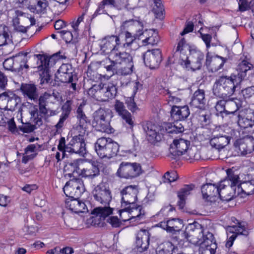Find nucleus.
I'll return each mask as SVG.
<instances>
[{"label": "nucleus", "mask_w": 254, "mask_h": 254, "mask_svg": "<svg viewBox=\"0 0 254 254\" xmlns=\"http://www.w3.org/2000/svg\"><path fill=\"white\" fill-rule=\"evenodd\" d=\"M115 110L118 115L122 118L124 124L127 125L128 127L132 128L134 123L131 114L126 109L122 102L116 100L114 105Z\"/></svg>", "instance_id": "obj_22"}, {"label": "nucleus", "mask_w": 254, "mask_h": 254, "mask_svg": "<svg viewBox=\"0 0 254 254\" xmlns=\"http://www.w3.org/2000/svg\"><path fill=\"white\" fill-rule=\"evenodd\" d=\"M3 66L6 70L14 71V67H15V56L5 60L3 62Z\"/></svg>", "instance_id": "obj_54"}, {"label": "nucleus", "mask_w": 254, "mask_h": 254, "mask_svg": "<svg viewBox=\"0 0 254 254\" xmlns=\"http://www.w3.org/2000/svg\"><path fill=\"white\" fill-rule=\"evenodd\" d=\"M239 148L241 154L246 155L254 151V137L251 135H247L241 139Z\"/></svg>", "instance_id": "obj_32"}, {"label": "nucleus", "mask_w": 254, "mask_h": 254, "mask_svg": "<svg viewBox=\"0 0 254 254\" xmlns=\"http://www.w3.org/2000/svg\"><path fill=\"white\" fill-rule=\"evenodd\" d=\"M164 248L158 251L159 254H171V252L174 249V246L170 242H167L164 245Z\"/></svg>", "instance_id": "obj_64"}, {"label": "nucleus", "mask_w": 254, "mask_h": 254, "mask_svg": "<svg viewBox=\"0 0 254 254\" xmlns=\"http://www.w3.org/2000/svg\"><path fill=\"white\" fill-rule=\"evenodd\" d=\"M176 235H177L176 238L178 241H189L190 236H189L188 230L183 231L181 230V229H179L178 231L177 232V234Z\"/></svg>", "instance_id": "obj_61"}, {"label": "nucleus", "mask_w": 254, "mask_h": 254, "mask_svg": "<svg viewBox=\"0 0 254 254\" xmlns=\"http://www.w3.org/2000/svg\"><path fill=\"white\" fill-rule=\"evenodd\" d=\"M113 209L109 206L98 207L94 209L93 214L105 219L112 214Z\"/></svg>", "instance_id": "obj_46"}, {"label": "nucleus", "mask_w": 254, "mask_h": 254, "mask_svg": "<svg viewBox=\"0 0 254 254\" xmlns=\"http://www.w3.org/2000/svg\"><path fill=\"white\" fill-rule=\"evenodd\" d=\"M238 192H242L247 195L254 193V183L251 179L237 185Z\"/></svg>", "instance_id": "obj_43"}, {"label": "nucleus", "mask_w": 254, "mask_h": 254, "mask_svg": "<svg viewBox=\"0 0 254 254\" xmlns=\"http://www.w3.org/2000/svg\"><path fill=\"white\" fill-rule=\"evenodd\" d=\"M85 190L82 180L76 178L70 179L63 188L64 193L68 198L79 197Z\"/></svg>", "instance_id": "obj_9"}, {"label": "nucleus", "mask_w": 254, "mask_h": 254, "mask_svg": "<svg viewBox=\"0 0 254 254\" xmlns=\"http://www.w3.org/2000/svg\"><path fill=\"white\" fill-rule=\"evenodd\" d=\"M143 172L139 163L122 162L117 171V174L121 178L131 179L137 177Z\"/></svg>", "instance_id": "obj_8"}, {"label": "nucleus", "mask_w": 254, "mask_h": 254, "mask_svg": "<svg viewBox=\"0 0 254 254\" xmlns=\"http://www.w3.org/2000/svg\"><path fill=\"white\" fill-rule=\"evenodd\" d=\"M105 84L106 87V88L108 100L109 99L114 98L116 96L117 93V87L112 83H108Z\"/></svg>", "instance_id": "obj_53"}, {"label": "nucleus", "mask_w": 254, "mask_h": 254, "mask_svg": "<svg viewBox=\"0 0 254 254\" xmlns=\"http://www.w3.org/2000/svg\"><path fill=\"white\" fill-rule=\"evenodd\" d=\"M123 27L128 28L129 32L136 37H139L145 32H143V24L140 21L133 20L126 21L123 23Z\"/></svg>", "instance_id": "obj_31"}, {"label": "nucleus", "mask_w": 254, "mask_h": 254, "mask_svg": "<svg viewBox=\"0 0 254 254\" xmlns=\"http://www.w3.org/2000/svg\"><path fill=\"white\" fill-rule=\"evenodd\" d=\"M125 43H123L124 47H130V48H132V45L136 44L135 39L137 38V37L134 36L131 32L127 31L125 33ZM138 38L139 37H138Z\"/></svg>", "instance_id": "obj_51"}, {"label": "nucleus", "mask_w": 254, "mask_h": 254, "mask_svg": "<svg viewBox=\"0 0 254 254\" xmlns=\"http://www.w3.org/2000/svg\"><path fill=\"white\" fill-rule=\"evenodd\" d=\"M158 226L165 230L167 232L176 234L179 229L183 226V222L181 219L173 218L160 222Z\"/></svg>", "instance_id": "obj_24"}, {"label": "nucleus", "mask_w": 254, "mask_h": 254, "mask_svg": "<svg viewBox=\"0 0 254 254\" xmlns=\"http://www.w3.org/2000/svg\"><path fill=\"white\" fill-rule=\"evenodd\" d=\"M32 158V145L30 144L25 149V152L22 158V162L26 164Z\"/></svg>", "instance_id": "obj_62"}, {"label": "nucleus", "mask_w": 254, "mask_h": 254, "mask_svg": "<svg viewBox=\"0 0 254 254\" xmlns=\"http://www.w3.org/2000/svg\"><path fill=\"white\" fill-rule=\"evenodd\" d=\"M204 57V54L201 51H194L190 53V60H188V58L186 61L188 64H185L183 61H180V63L186 68L195 71L201 68Z\"/></svg>", "instance_id": "obj_14"}, {"label": "nucleus", "mask_w": 254, "mask_h": 254, "mask_svg": "<svg viewBox=\"0 0 254 254\" xmlns=\"http://www.w3.org/2000/svg\"><path fill=\"white\" fill-rule=\"evenodd\" d=\"M111 0H103L99 3L98 7L93 15L96 16L98 14L106 13V10L104 9L105 6L110 5V2H111Z\"/></svg>", "instance_id": "obj_60"}, {"label": "nucleus", "mask_w": 254, "mask_h": 254, "mask_svg": "<svg viewBox=\"0 0 254 254\" xmlns=\"http://www.w3.org/2000/svg\"><path fill=\"white\" fill-rule=\"evenodd\" d=\"M31 58V55L30 53H21L15 56V67H14V71H27V70L29 69L28 63Z\"/></svg>", "instance_id": "obj_27"}, {"label": "nucleus", "mask_w": 254, "mask_h": 254, "mask_svg": "<svg viewBox=\"0 0 254 254\" xmlns=\"http://www.w3.org/2000/svg\"><path fill=\"white\" fill-rule=\"evenodd\" d=\"M226 105V114L227 115L234 114L239 108L237 103L233 100H227Z\"/></svg>", "instance_id": "obj_52"}, {"label": "nucleus", "mask_w": 254, "mask_h": 254, "mask_svg": "<svg viewBox=\"0 0 254 254\" xmlns=\"http://www.w3.org/2000/svg\"><path fill=\"white\" fill-rule=\"evenodd\" d=\"M253 68L247 61L243 60L237 66V74L231 76L222 75L217 78L213 86V93L219 98H227L232 96L247 75V72Z\"/></svg>", "instance_id": "obj_1"}, {"label": "nucleus", "mask_w": 254, "mask_h": 254, "mask_svg": "<svg viewBox=\"0 0 254 254\" xmlns=\"http://www.w3.org/2000/svg\"><path fill=\"white\" fill-rule=\"evenodd\" d=\"M243 97L246 98H250L254 95V86L248 87L241 91Z\"/></svg>", "instance_id": "obj_63"}, {"label": "nucleus", "mask_w": 254, "mask_h": 254, "mask_svg": "<svg viewBox=\"0 0 254 254\" xmlns=\"http://www.w3.org/2000/svg\"><path fill=\"white\" fill-rule=\"evenodd\" d=\"M231 96L229 97L224 98V100H221L219 101H218L215 105V109L216 111L222 114L223 113H226V104H227V99L229 98ZM223 99V98H222Z\"/></svg>", "instance_id": "obj_59"}, {"label": "nucleus", "mask_w": 254, "mask_h": 254, "mask_svg": "<svg viewBox=\"0 0 254 254\" xmlns=\"http://www.w3.org/2000/svg\"><path fill=\"white\" fill-rule=\"evenodd\" d=\"M84 161L82 159H76L67 163L64 166V169L65 171L70 172L67 173L66 175L70 178L73 176L75 174L79 176Z\"/></svg>", "instance_id": "obj_34"}, {"label": "nucleus", "mask_w": 254, "mask_h": 254, "mask_svg": "<svg viewBox=\"0 0 254 254\" xmlns=\"http://www.w3.org/2000/svg\"><path fill=\"white\" fill-rule=\"evenodd\" d=\"M227 61V58L219 56L211 57L207 54L206 57L205 64L207 68L210 69L212 72H216L223 67L224 64Z\"/></svg>", "instance_id": "obj_26"}, {"label": "nucleus", "mask_w": 254, "mask_h": 254, "mask_svg": "<svg viewBox=\"0 0 254 254\" xmlns=\"http://www.w3.org/2000/svg\"><path fill=\"white\" fill-rule=\"evenodd\" d=\"M121 44L119 36H107L101 40L100 49L105 54L110 55L113 51H116Z\"/></svg>", "instance_id": "obj_16"}, {"label": "nucleus", "mask_w": 254, "mask_h": 254, "mask_svg": "<svg viewBox=\"0 0 254 254\" xmlns=\"http://www.w3.org/2000/svg\"><path fill=\"white\" fill-rule=\"evenodd\" d=\"M92 194L96 201L105 205H109L112 198L111 190L105 183H100L96 186Z\"/></svg>", "instance_id": "obj_10"}, {"label": "nucleus", "mask_w": 254, "mask_h": 254, "mask_svg": "<svg viewBox=\"0 0 254 254\" xmlns=\"http://www.w3.org/2000/svg\"><path fill=\"white\" fill-rule=\"evenodd\" d=\"M20 90L25 99L32 100V84L22 83Z\"/></svg>", "instance_id": "obj_49"}, {"label": "nucleus", "mask_w": 254, "mask_h": 254, "mask_svg": "<svg viewBox=\"0 0 254 254\" xmlns=\"http://www.w3.org/2000/svg\"><path fill=\"white\" fill-rule=\"evenodd\" d=\"M177 179V175L176 172H167L163 177L164 183H170L175 181Z\"/></svg>", "instance_id": "obj_58"}, {"label": "nucleus", "mask_w": 254, "mask_h": 254, "mask_svg": "<svg viewBox=\"0 0 254 254\" xmlns=\"http://www.w3.org/2000/svg\"><path fill=\"white\" fill-rule=\"evenodd\" d=\"M15 15L12 19V25L14 30L25 33L27 32V29L29 28V26H25L20 25V20H22L20 17H22L23 12L18 10L14 11Z\"/></svg>", "instance_id": "obj_42"}, {"label": "nucleus", "mask_w": 254, "mask_h": 254, "mask_svg": "<svg viewBox=\"0 0 254 254\" xmlns=\"http://www.w3.org/2000/svg\"><path fill=\"white\" fill-rule=\"evenodd\" d=\"M20 101V98L10 91L0 94V105L5 110H14Z\"/></svg>", "instance_id": "obj_15"}, {"label": "nucleus", "mask_w": 254, "mask_h": 254, "mask_svg": "<svg viewBox=\"0 0 254 254\" xmlns=\"http://www.w3.org/2000/svg\"><path fill=\"white\" fill-rule=\"evenodd\" d=\"M238 124L241 128H248L254 126V110L247 109L238 116Z\"/></svg>", "instance_id": "obj_20"}, {"label": "nucleus", "mask_w": 254, "mask_h": 254, "mask_svg": "<svg viewBox=\"0 0 254 254\" xmlns=\"http://www.w3.org/2000/svg\"><path fill=\"white\" fill-rule=\"evenodd\" d=\"M189 230V241L195 245H199L203 237L202 226L197 222L190 224L186 228Z\"/></svg>", "instance_id": "obj_18"}, {"label": "nucleus", "mask_w": 254, "mask_h": 254, "mask_svg": "<svg viewBox=\"0 0 254 254\" xmlns=\"http://www.w3.org/2000/svg\"><path fill=\"white\" fill-rule=\"evenodd\" d=\"M190 114V111L188 106H173L171 110V117L175 122L173 125L177 124L179 126V125L180 124L183 127V126L178 123V121H184L189 117Z\"/></svg>", "instance_id": "obj_21"}, {"label": "nucleus", "mask_w": 254, "mask_h": 254, "mask_svg": "<svg viewBox=\"0 0 254 254\" xmlns=\"http://www.w3.org/2000/svg\"><path fill=\"white\" fill-rule=\"evenodd\" d=\"M189 145L190 141L187 140L175 139L170 145V152L174 156H181L188 150Z\"/></svg>", "instance_id": "obj_25"}, {"label": "nucleus", "mask_w": 254, "mask_h": 254, "mask_svg": "<svg viewBox=\"0 0 254 254\" xmlns=\"http://www.w3.org/2000/svg\"><path fill=\"white\" fill-rule=\"evenodd\" d=\"M150 233L146 230H140L136 236V245L139 252L146 250L149 246Z\"/></svg>", "instance_id": "obj_29"}, {"label": "nucleus", "mask_w": 254, "mask_h": 254, "mask_svg": "<svg viewBox=\"0 0 254 254\" xmlns=\"http://www.w3.org/2000/svg\"><path fill=\"white\" fill-rule=\"evenodd\" d=\"M226 173V179L221 181L219 184V194L217 196L221 200L228 201L233 198L240 178L231 169H227Z\"/></svg>", "instance_id": "obj_4"}, {"label": "nucleus", "mask_w": 254, "mask_h": 254, "mask_svg": "<svg viewBox=\"0 0 254 254\" xmlns=\"http://www.w3.org/2000/svg\"><path fill=\"white\" fill-rule=\"evenodd\" d=\"M219 185L206 184L201 187V192L204 198L208 199L216 197L219 194Z\"/></svg>", "instance_id": "obj_38"}, {"label": "nucleus", "mask_w": 254, "mask_h": 254, "mask_svg": "<svg viewBox=\"0 0 254 254\" xmlns=\"http://www.w3.org/2000/svg\"><path fill=\"white\" fill-rule=\"evenodd\" d=\"M95 150L101 158L110 159L116 155L119 149V144L111 138H98L94 145Z\"/></svg>", "instance_id": "obj_6"}, {"label": "nucleus", "mask_w": 254, "mask_h": 254, "mask_svg": "<svg viewBox=\"0 0 254 254\" xmlns=\"http://www.w3.org/2000/svg\"><path fill=\"white\" fill-rule=\"evenodd\" d=\"M230 140V138L226 135H213L209 142L213 148L220 150L227 145Z\"/></svg>", "instance_id": "obj_37"}, {"label": "nucleus", "mask_w": 254, "mask_h": 254, "mask_svg": "<svg viewBox=\"0 0 254 254\" xmlns=\"http://www.w3.org/2000/svg\"><path fill=\"white\" fill-rule=\"evenodd\" d=\"M138 190L136 186H127L121 191L122 206L134 205L137 199Z\"/></svg>", "instance_id": "obj_17"}, {"label": "nucleus", "mask_w": 254, "mask_h": 254, "mask_svg": "<svg viewBox=\"0 0 254 254\" xmlns=\"http://www.w3.org/2000/svg\"><path fill=\"white\" fill-rule=\"evenodd\" d=\"M109 56L110 58L117 62L119 65L132 61V58L130 54L126 52H120L118 49L116 51H113Z\"/></svg>", "instance_id": "obj_35"}, {"label": "nucleus", "mask_w": 254, "mask_h": 254, "mask_svg": "<svg viewBox=\"0 0 254 254\" xmlns=\"http://www.w3.org/2000/svg\"><path fill=\"white\" fill-rule=\"evenodd\" d=\"M59 52L51 57L40 54L34 56V60L37 64V66L33 67L37 69L34 71V74L38 78L39 84L42 88L50 85L53 82L49 68L54 66L59 60L65 58L64 56H61Z\"/></svg>", "instance_id": "obj_2"}, {"label": "nucleus", "mask_w": 254, "mask_h": 254, "mask_svg": "<svg viewBox=\"0 0 254 254\" xmlns=\"http://www.w3.org/2000/svg\"><path fill=\"white\" fill-rule=\"evenodd\" d=\"M100 174V170L94 163L86 164L84 161L82 168L79 176L82 178L94 179Z\"/></svg>", "instance_id": "obj_28"}, {"label": "nucleus", "mask_w": 254, "mask_h": 254, "mask_svg": "<svg viewBox=\"0 0 254 254\" xmlns=\"http://www.w3.org/2000/svg\"><path fill=\"white\" fill-rule=\"evenodd\" d=\"M106 88L105 84L100 83L99 84L97 98H100V100L103 101H108Z\"/></svg>", "instance_id": "obj_57"}, {"label": "nucleus", "mask_w": 254, "mask_h": 254, "mask_svg": "<svg viewBox=\"0 0 254 254\" xmlns=\"http://www.w3.org/2000/svg\"><path fill=\"white\" fill-rule=\"evenodd\" d=\"M110 113L109 109L100 108L93 115L92 126L98 130L111 133L112 128L110 125Z\"/></svg>", "instance_id": "obj_7"}, {"label": "nucleus", "mask_w": 254, "mask_h": 254, "mask_svg": "<svg viewBox=\"0 0 254 254\" xmlns=\"http://www.w3.org/2000/svg\"><path fill=\"white\" fill-rule=\"evenodd\" d=\"M35 4L33 6V12L37 14L44 13L48 6L47 0H33Z\"/></svg>", "instance_id": "obj_47"}, {"label": "nucleus", "mask_w": 254, "mask_h": 254, "mask_svg": "<svg viewBox=\"0 0 254 254\" xmlns=\"http://www.w3.org/2000/svg\"><path fill=\"white\" fill-rule=\"evenodd\" d=\"M205 103V93L203 90L198 89L193 94L190 105L195 108L201 109Z\"/></svg>", "instance_id": "obj_39"}, {"label": "nucleus", "mask_w": 254, "mask_h": 254, "mask_svg": "<svg viewBox=\"0 0 254 254\" xmlns=\"http://www.w3.org/2000/svg\"><path fill=\"white\" fill-rule=\"evenodd\" d=\"M78 198L79 197L68 198L65 201L66 207L75 213L83 212L87 209L85 203Z\"/></svg>", "instance_id": "obj_33"}, {"label": "nucleus", "mask_w": 254, "mask_h": 254, "mask_svg": "<svg viewBox=\"0 0 254 254\" xmlns=\"http://www.w3.org/2000/svg\"><path fill=\"white\" fill-rule=\"evenodd\" d=\"M193 185H185L182 188L178 193L179 200L178 202V205L180 209L184 208L186 203V198L190 193V191L193 190Z\"/></svg>", "instance_id": "obj_40"}, {"label": "nucleus", "mask_w": 254, "mask_h": 254, "mask_svg": "<svg viewBox=\"0 0 254 254\" xmlns=\"http://www.w3.org/2000/svg\"><path fill=\"white\" fill-rule=\"evenodd\" d=\"M131 206L129 205L120 211V217L123 221H131L133 219H135L134 221L139 220L144 216V211H142L141 206Z\"/></svg>", "instance_id": "obj_13"}, {"label": "nucleus", "mask_w": 254, "mask_h": 254, "mask_svg": "<svg viewBox=\"0 0 254 254\" xmlns=\"http://www.w3.org/2000/svg\"><path fill=\"white\" fill-rule=\"evenodd\" d=\"M189 47L186 43L185 39L180 37L178 39L177 45L174 46L173 52L174 55L180 57V61L185 62V64H188L186 60L188 58V53L189 52Z\"/></svg>", "instance_id": "obj_23"}, {"label": "nucleus", "mask_w": 254, "mask_h": 254, "mask_svg": "<svg viewBox=\"0 0 254 254\" xmlns=\"http://www.w3.org/2000/svg\"><path fill=\"white\" fill-rule=\"evenodd\" d=\"M133 67V61L128 63H125L118 67L117 74L120 75H127L130 74L132 72Z\"/></svg>", "instance_id": "obj_48"}, {"label": "nucleus", "mask_w": 254, "mask_h": 254, "mask_svg": "<svg viewBox=\"0 0 254 254\" xmlns=\"http://www.w3.org/2000/svg\"><path fill=\"white\" fill-rule=\"evenodd\" d=\"M37 88L35 85L33 84V101H37L38 99V105L40 114L47 113V109L46 108L47 100L52 97L51 94L46 92L39 97L37 93Z\"/></svg>", "instance_id": "obj_30"}, {"label": "nucleus", "mask_w": 254, "mask_h": 254, "mask_svg": "<svg viewBox=\"0 0 254 254\" xmlns=\"http://www.w3.org/2000/svg\"><path fill=\"white\" fill-rule=\"evenodd\" d=\"M145 36L144 39L142 40V44L144 46L151 45H156L159 41V37L157 32L152 30H146L142 35Z\"/></svg>", "instance_id": "obj_41"}, {"label": "nucleus", "mask_w": 254, "mask_h": 254, "mask_svg": "<svg viewBox=\"0 0 254 254\" xmlns=\"http://www.w3.org/2000/svg\"><path fill=\"white\" fill-rule=\"evenodd\" d=\"M12 43L10 32L8 27L0 25V46L8 45Z\"/></svg>", "instance_id": "obj_44"}, {"label": "nucleus", "mask_w": 254, "mask_h": 254, "mask_svg": "<svg viewBox=\"0 0 254 254\" xmlns=\"http://www.w3.org/2000/svg\"><path fill=\"white\" fill-rule=\"evenodd\" d=\"M103 63H104V68L111 76L115 74H117L118 67L120 65L117 62L112 60L109 55V58L103 61Z\"/></svg>", "instance_id": "obj_45"}, {"label": "nucleus", "mask_w": 254, "mask_h": 254, "mask_svg": "<svg viewBox=\"0 0 254 254\" xmlns=\"http://www.w3.org/2000/svg\"><path fill=\"white\" fill-rule=\"evenodd\" d=\"M160 1V0H154V4L156 7H154L153 9V11L156 15V17L159 18H161L163 16L164 11V9Z\"/></svg>", "instance_id": "obj_56"}, {"label": "nucleus", "mask_w": 254, "mask_h": 254, "mask_svg": "<svg viewBox=\"0 0 254 254\" xmlns=\"http://www.w3.org/2000/svg\"><path fill=\"white\" fill-rule=\"evenodd\" d=\"M143 129L146 134L152 139L157 141L161 140L165 133L177 134L182 133L184 130V127L181 125H172V124H167L164 126H157L151 122H147L143 125Z\"/></svg>", "instance_id": "obj_3"}, {"label": "nucleus", "mask_w": 254, "mask_h": 254, "mask_svg": "<svg viewBox=\"0 0 254 254\" xmlns=\"http://www.w3.org/2000/svg\"><path fill=\"white\" fill-rule=\"evenodd\" d=\"M145 64L150 69L158 68L162 60V53L159 49L147 50L143 54Z\"/></svg>", "instance_id": "obj_12"}, {"label": "nucleus", "mask_w": 254, "mask_h": 254, "mask_svg": "<svg viewBox=\"0 0 254 254\" xmlns=\"http://www.w3.org/2000/svg\"><path fill=\"white\" fill-rule=\"evenodd\" d=\"M73 69L70 64H63L55 74L56 78L63 83H69L73 81Z\"/></svg>", "instance_id": "obj_19"}, {"label": "nucleus", "mask_w": 254, "mask_h": 254, "mask_svg": "<svg viewBox=\"0 0 254 254\" xmlns=\"http://www.w3.org/2000/svg\"><path fill=\"white\" fill-rule=\"evenodd\" d=\"M201 242L200 244H204L205 245L211 246L212 245H217L214 241L213 235L209 232H207L205 235H204Z\"/></svg>", "instance_id": "obj_55"}, {"label": "nucleus", "mask_w": 254, "mask_h": 254, "mask_svg": "<svg viewBox=\"0 0 254 254\" xmlns=\"http://www.w3.org/2000/svg\"><path fill=\"white\" fill-rule=\"evenodd\" d=\"M199 245L200 246L199 252L201 254H215L217 245L209 246L199 244Z\"/></svg>", "instance_id": "obj_50"}, {"label": "nucleus", "mask_w": 254, "mask_h": 254, "mask_svg": "<svg viewBox=\"0 0 254 254\" xmlns=\"http://www.w3.org/2000/svg\"><path fill=\"white\" fill-rule=\"evenodd\" d=\"M237 221L236 225L228 226L227 228V231L228 233L232 234L230 236L226 243V247L227 248H230L233 244L234 241L236 238L237 235H243L247 236L249 234V231L246 227V225L244 222H240L237 220L235 218H232L233 222H235V221Z\"/></svg>", "instance_id": "obj_11"}, {"label": "nucleus", "mask_w": 254, "mask_h": 254, "mask_svg": "<svg viewBox=\"0 0 254 254\" xmlns=\"http://www.w3.org/2000/svg\"><path fill=\"white\" fill-rule=\"evenodd\" d=\"M77 118L78 120V126L77 129L81 133H85L89 125V122L83 111V106L80 105L76 111Z\"/></svg>", "instance_id": "obj_36"}, {"label": "nucleus", "mask_w": 254, "mask_h": 254, "mask_svg": "<svg viewBox=\"0 0 254 254\" xmlns=\"http://www.w3.org/2000/svg\"><path fill=\"white\" fill-rule=\"evenodd\" d=\"M83 134L80 132L79 135L73 136L66 145L64 137H62L60 138L58 149L62 152V158L65 156L66 152L79 154L82 156L86 154V145Z\"/></svg>", "instance_id": "obj_5"}]
</instances>
